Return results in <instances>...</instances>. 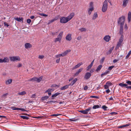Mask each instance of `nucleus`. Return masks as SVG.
<instances>
[{"instance_id": "nucleus-1", "label": "nucleus", "mask_w": 131, "mask_h": 131, "mask_svg": "<svg viewBox=\"0 0 131 131\" xmlns=\"http://www.w3.org/2000/svg\"><path fill=\"white\" fill-rule=\"evenodd\" d=\"M74 15V13H72L69 16L67 17H61L60 19V23H64L67 22L72 18Z\"/></svg>"}, {"instance_id": "nucleus-2", "label": "nucleus", "mask_w": 131, "mask_h": 131, "mask_svg": "<svg viewBox=\"0 0 131 131\" xmlns=\"http://www.w3.org/2000/svg\"><path fill=\"white\" fill-rule=\"evenodd\" d=\"M108 2L106 0H105L103 3L102 8V11L103 12H106L107 9Z\"/></svg>"}, {"instance_id": "nucleus-3", "label": "nucleus", "mask_w": 131, "mask_h": 131, "mask_svg": "<svg viewBox=\"0 0 131 131\" xmlns=\"http://www.w3.org/2000/svg\"><path fill=\"white\" fill-rule=\"evenodd\" d=\"M123 36L122 35L119 39V41L118 42L115 48L117 50L119 48L121 45L122 44L123 41Z\"/></svg>"}, {"instance_id": "nucleus-4", "label": "nucleus", "mask_w": 131, "mask_h": 131, "mask_svg": "<svg viewBox=\"0 0 131 131\" xmlns=\"http://www.w3.org/2000/svg\"><path fill=\"white\" fill-rule=\"evenodd\" d=\"M125 17L124 16H122L119 18L118 21V24H120V26H123L125 21Z\"/></svg>"}, {"instance_id": "nucleus-5", "label": "nucleus", "mask_w": 131, "mask_h": 131, "mask_svg": "<svg viewBox=\"0 0 131 131\" xmlns=\"http://www.w3.org/2000/svg\"><path fill=\"white\" fill-rule=\"evenodd\" d=\"M63 32L62 31L60 32L57 36V37L54 39V42H56L57 41H59L60 42V41L61 39L62 35L63 34Z\"/></svg>"}, {"instance_id": "nucleus-6", "label": "nucleus", "mask_w": 131, "mask_h": 131, "mask_svg": "<svg viewBox=\"0 0 131 131\" xmlns=\"http://www.w3.org/2000/svg\"><path fill=\"white\" fill-rule=\"evenodd\" d=\"M71 51V50L70 49L66 51H64L63 53L61 54H58V55H56L55 56V57L56 58H58L61 56L63 57L67 55L68 52H70Z\"/></svg>"}, {"instance_id": "nucleus-7", "label": "nucleus", "mask_w": 131, "mask_h": 131, "mask_svg": "<svg viewBox=\"0 0 131 131\" xmlns=\"http://www.w3.org/2000/svg\"><path fill=\"white\" fill-rule=\"evenodd\" d=\"M9 58L10 61H12L14 62L17 61H19L20 60V58L18 56L10 57Z\"/></svg>"}, {"instance_id": "nucleus-8", "label": "nucleus", "mask_w": 131, "mask_h": 131, "mask_svg": "<svg viewBox=\"0 0 131 131\" xmlns=\"http://www.w3.org/2000/svg\"><path fill=\"white\" fill-rule=\"evenodd\" d=\"M91 107H89L85 110L80 111L79 112L83 114H88L89 112L91 110Z\"/></svg>"}, {"instance_id": "nucleus-9", "label": "nucleus", "mask_w": 131, "mask_h": 131, "mask_svg": "<svg viewBox=\"0 0 131 131\" xmlns=\"http://www.w3.org/2000/svg\"><path fill=\"white\" fill-rule=\"evenodd\" d=\"M9 61V59L7 57H4L3 59L0 58V63L8 62Z\"/></svg>"}, {"instance_id": "nucleus-10", "label": "nucleus", "mask_w": 131, "mask_h": 131, "mask_svg": "<svg viewBox=\"0 0 131 131\" xmlns=\"http://www.w3.org/2000/svg\"><path fill=\"white\" fill-rule=\"evenodd\" d=\"M91 75V73L89 72H86L85 74L84 78L86 80H88L90 78Z\"/></svg>"}, {"instance_id": "nucleus-11", "label": "nucleus", "mask_w": 131, "mask_h": 131, "mask_svg": "<svg viewBox=\"0 0 131 131\" xmlns=\"http://www.w3.org/2000/svg\"><path fill=\"white\" fill-rule=\"evenodd\" d=\"M71 35H72L71 34H68L66 37V39L69 41H71L72 39Z\"/></svg>"}, {"instance_id": "nucleus-12", "label": "nucleus", "mask_w": 131, "mask_h": 131, "mask_svg": "<svg viewBox=\"0 0 131 131\" xmlns=\"http://www.w3.org/2000/svg\"><path fill=\"white\" fill-rule=\"evenodd\" d=\"M111 38L110 36L108 35L105 36L104 38L103 39L106 42H108Z\"/></svg>"}, {"instance_id": "nucleus-13", "label": "nucleus", "mask_w": 131, "mask_h": 131, "mask_svg": "<svg viewBox=\"0 0 131 131\" xmlns=\"http://www.w3.org/2000/svg\"><path fill=\"white\" fill-rule=\"evenodd\" d=\"M25 47L26 48L28 49L31 48L32 46L29 43H26L25 45Z\"/></svg>"}, {"instance_id": "nucleus-14", "label": "nucleus", "mask_w": 131, "mask_h": 131, "mask_svg": "<svg viewBox=\"0 0 131 131\" xmlns=\"http://www.w3.org/2000/svg\"><path fill=\"white\" fill-rule=\"evenodd\" d=\"M111 84V83L109 82H107L106 84L104 85V87L106 89H108L109 88V87L110 86V85Z\"/></svg>"}, {"instance_id": "nucleus-15", "label": "nucleus", "mask_w": 131, "mask_h": 131, "mask_svg": "<svg viewBox=\"0 0 131 131\" xmlns=\"http://www.w3.org/2000/svg\"><path fill=\"white\" fill-rule=\"evenodd\" d=\"M82 62H80L77 65L74 66L72 68V70H74L78 68L81 65H82Z\"/></svg>"}, {"instance_id": "nucleus-16", "label": "nucleus", "mask_w": 131, "mask_h": 131, "mask_svg": "<svg viewBox=\"0 0 131 131\" xmlns=\"http://www.w3.org/2000/svg\"><path fill=\"white\" fill-rule=\"evenodd\" d=\"M83 68H81L79 69L74 74V75L75 76L78 75L83 70Z\"/></svg>"}, {"instance_id": "nucleus-17", "label": "nucleus", "mask_w": 131, "mask_h": 131, "mask_svg": "<svg viewBox=\"0 0 131 131\" xmlns=\"http://www.w3.org/2000/svg\"><path fill=\"white\" fill-rule=\"evenodd\" d=\"M129 0H124L123 1V6L124 7H126L127 4Z\"/></svg>"}, {"instance_id": "nucleus-18", "label": "nucleus", "mask_w": 131, "mask_h": 131, "mask_svg": "<svg viewBox=\"0 0 131 131\" xmlns=\"http://www.w3.org/2000/svg\"><path fill=\"white\" fill-rule=\"evenodd\" d=\"M94 10V8L91 7L88 9V13L90 15L91 13Z\"/></svg>"}, {"instance_id": "nucleus-19", "label": "nucleus", "mask_w": 131, "mask_h": 131, "mask_svg": "<svg viewBox=\"0 0 131 131\" xmlns=\"http://www.w3.org/2000/svg\"><path fill=\"white\" fill-rule=\"evenodd\" d=\"M12 82V80L11 79H8L5 82V84L6 85H8L10 84Z\"/></svg>"}, {"instance_id": "nucleus-20", "label": "nucleus", "mask_w": 131, "mask_h": 131, "mask_svg": "<svg viewBox=\"0 0 131 131\" xmlns=\"http://www.w3.org/2000/svg\"><path fill=\"white\" fill-rule=\"evenodd\" d=\"M53 91L52 89H49L47 90L46 91L45 93H48V94L49 95H50L51 94V92Z\"/></svg>"}, {"instance_id": "nucleus-21", "label": "nucleus", "mask_w": 131, "mask_h": 131, "mask_svg": "<svg viewBox=\"0 0 131 131\" xmlns=\"http://www.w3.org/2000/svg\"><path fill=\"white\" fill-rule=\"evenodd\" d=\"M42 78L43 77L42 76L38 78L36 77V81L37 82H39L42 80Z\"/></svg>"}, {"instance_id": "nucleus-22", "label": "nucleus", "mask_w": 131, "mask_h": 131, "mask_svg": "<svg viewBox=\"0 0 131 131\" xmlns=\"http://www.w3.org/2000/svg\"><path fill=\"white\" fill-rule=\"evenodd\" d=\"M70 85H66L65 86H62L61 88H60V89L61 90H64L66 89H67L68 88H69V86Z\"/></svg>"}, {"instance_id": "nucleus-23", "label": "nucleus", "mask_w": 131, "mask_h": 131, "mask_svg": "<svg viewBox=\"0 0 131 131\" xmlns=\"http://www.w3.org/2000/svg\"><path fill=\"white\" fill-rule=\"evenodd\" d=\"M129 124H127L125 125H123L122 126H119L118 127V128H122L123 127H126L129 126Z\"/></svg>"}, {"instance_id": "nucleus-24", "label": "nucleus", "mask_w": 131, "mask_h": 131, "mask_svg": "<svg viewBox=\"0 0 131 131\" xmlns=\"http://www.w3.org/2000/svg\"><path fill=\"white\" fill-rule=\"evenodd\" d=\"M101 106L100 105H96L93 106L92 107V108L93 109H96L100 108Z\"/></svg>"}, {"instance_id": "nucleus-25", "label": "nucleus", "mask_w": 131, "mask_h": 131, "mask_svg": "<svg viewBox=\"0 0 131 131\" xmlns=\"http://www.w3.org/2000/svg\"><path fill=\"white\" fill-rule=\"evenodd\" d=\"M109 71L106 70L104 73H102L101 74V76L102 77L103 76L106 75L107 74L109 73Z\"/></svg>"}, {"instance_id": "nucleus-26", "label": "nucleus", "mask_w": 131, "mask_h": 131, "mask_svg": "<svg viewBox=\"0 0 131 131\" xmlns=\"http://www.w3.org/2000/svg\"><path fill=\"white\" fill-rule=\"evenodd\" d=\"M119 85L122 87H127V84H126L123 83H121L119 84Z\"/></svg>"}, {"instance_id": "nucleus-27", "label": "nucleus", "mask_w": 131, "mask_h": 131, "mask_svg": "<svg viewBox=\"0 0 131 131\" xmlns=\"http://www.w3.org/2000/svg\"><path fill=\"white\" fill-rule=\"evenodd\" d=\"M97 16H98L97 13H95L93 15L92 19L93 20L95 19L97 17Z\"/></svg>"}, {"instance_id": "nucleus-28", "label": "nucleus", "mask_w": 131, "mask_h": 131, "mask_svg": "<svg viewBox=\"0 0 131 131\" xmlns=\"http://www.w3.org/2000/svg\"><path fill=\"white\" fill-rule=\"evenodd\" d=\"M131 13L130 12H128V22H129L130 21V18H131Z\"/></svg>"}, {"instance_id": "nucleus-29", "label": "nucleus", "mask_w": 131, "mask_h": 131, "mask_svg": "<svg viewBox=\"0 0 131 131\" xmlns=\"http://www.w3.org/2000/svg\"><path fill=\"white\" fill-rule=\"evenodd\" d=\"M102 67V66L101 65H100L97 67L96 69V71L97 72L100 71Z\"/></svg>"}, {"instance_id": "nucleus-30", "label": "nucleus", "mask_w": 131, "mask_h": 131, "mask_svg": "<svg viewBox=\"0 0 131 131\" xmlns=\"http://www.w3.org/2000/svg\"><path fill=\"white\" fill-rule=\"evenodd\" d=\"M57 19L56 18H54L52 19L51 20H49L48 21V24H49L50 23L53 22L54 21L56 20Z\"/></svg>"}, {"instance_id": "nucleus-31", "label": "nucleus", "mask_w": 131, "mask_h": 131, "mask_svg": "<svg viewBox=\"0 0 131 131\" xmlns=\"http://www.w3.org/2000/svg\"><path fill=\"white\" fill-rule=\"evenodd\" d=\"M114 47H113L110 48L107 51V53L108 54H110L112 52V51L114 49Z\"/></svg>"}, {"instance_id": "nucleus-32", "label": "nucleus", "mask_w": 131, "mask_h": 131, "mask_svg": "<svg viewBox=\"0 0 131 131\" xmlns=\"http://www.w3.org/2000/svg\"><path fill=\"white\" fill-rule=\"evenodd\" d=\"M79 30L81 32H85L86 31V29L85 28H82L79 29Z\"/></svg>"}, {"instance_id": "nucleus-33", "label": "nucleus", "mask_w": 131, "mask_h": 131, "mask_svg": "<svg viewBox=\"0 0 131 131\" xmlns=\"http://www.w3.org/2000/svg\"><path fill=\"white\" fill-rule=\"evenodd\" d=\"M14 19L15 20L18 21H23V19L22 18H15Z\"/></svg>"}, {"instance_id": "nucleus-34", "label": "nucleus", "mask_w": 131, "mask_h": 131, "mask_svg": "<svg viewBox=\"0 0 131 131\" xmlns=\"http://www.w3.org/2000/svg\"><path fill=\"white\" fill-rule=\"evenodd\" d=\"M26 94V93L25 91H23L20 92L18 93V94L19 95H23Z\"/></svg>"}, {"instance_id": "nucleus-35", "label": "nucleus", "mask_w": 131, "mask_h": 131, "mask_svg": "<svg viewBox=\"0 0 131 131\" xmlns=\"http://www.w3.org/2000/svg\"><path fill=\"white\" fill-rule=\"evenodd\" d=\"M120 33L121 34H122L123 32V26H120Z\"/></svg>"}, {"instance_id": "nucleus-36", "label": "nucleus", "mask_w": 131, "mask_h": 131, "mask_svg": "<svg viewBox=\"0 0 131 131\" xmlns=\"http://www.w3.org/2000/svg\"><path fill=\"white\" fill-rule=\"evenodd\" d=\"M93 3H94L93 2H90L89 3V7H91L94 8L93 7Z\"/></svg>"}, {"instance_id": "nucleus-37", "label": "nucleus", "mask_w": 131, "mask_h": 131, "mask_svg": "<svg viewBox=\"0 0 131 131\" xmlns=\"http://www.w3.org/2000/svg\"><path fill=\"white\" fill-rule=\"evenodd\" d=\"M59 94H60V93L58 92L54 94H53L52 95V97H56Z\"/></svg>"}, {"instance_id": "nucleus-38", "label": "nucleus", "mask_w": 131, "mask_h": 131, "mask_svg": "<svg viewBox=\"0 0 131 131\" xmlns=\"http://www.w3.org/2000/svg\"><path fill=\"white\" fill-rule=\"evenodd\" d=\"M20 117L24 119H29V117L26 116H21Z\"/></svg>"}, {"instance_id": "nucleus-39", "label": "nucleus", "mask_w": 131, "mask_h": 131, "mask_svg": "<svg viewBox=\"0 0 131 131\" xmlns=\"http://www.w3.org/2000/svg\"><path fill=\"white\" fill-rule=\"evenodd\" d=\"M49 98V97L48 96H45L42 97V98H41V100H42L43 101L45 100H46L47 99H48V98Z\"/></svg>"}, {"instance_id": "nucleus-40", "label": "nucleus", "mask_w": 131, "mask_h": 131, "mask_svg": "<svg viewBox=\"0 0 131 131\" xmlns=\"http://www.w3.org/2000/svg\"><path fill=\"white\" fill-rule=\"evenodd\" d=\"M131 54V51H130L128 53V54L126 56L125 58L126 59H127L129 56Z\"/></svg>"}, {"instance_id": "nucleus-41", "label": "nucleus", "mask_w": 131, "mask_h": 131, "mask_svg": "<svg viewBox=\"0 0 131 131\" xmlns=\"http://www.w3.org/2000/svg\"><path fill=\"white\" fill-rule=\"evenodd\" d=\"M36 77L33 78L29 80L28 81H32V82L36 81Z\"/></svg>"}, {"instance_id": "nucleus-42", "label": "nucleus", "mask_w": 131, "mask_h": 131, "mask_svg": "<svg viewBox=\"0 0 131 131\" xmlns=\"http://www.w3.org/2000/svg\"><path fill=\"white\" fill-rule=\"evenodd\" d=\"M108 108V107L105 105L103 106L102 107V108H103L105 111L107 110V109Z\"/></svg>"}, {"instance_id": "nucleus-43", "label": "nucleus", "mask_w": 131, "mask_h": 131, "mask_svg": "<svg viewBox=\"0 0 131 131\" xmlns=\"http://www.w3.org/2000/svg\"><path fill=\"white\" fill-rule=\"evenodd\" d=\"M58 32H51L50 33V35L52 36H53L56 35V34Z\"/></svg>"}, {"instance_id": "nucleus-44", "label": "nucleus", "mask_w": 131, "mask_h": 131, "mask_svg": "<svg viewBox=\"0 0 131 131\" xmlns=\"http://www.w3.org/2000/svg\"><path fill=\"white\" fill-rule=\"evenodd\" d=\"M77 78L74 79L72 82V85L74 84L77 81Z\"/></svg>"}, {"instance_id": "nucleus-45", "label": "nucleus", "mask_w": 131, "mask_h": 131, "mask_svg": "<svg viewBox=\"0 0 131 131\" xmlns=\"http://www.w3.org/2000/svg\"><path fill=\"white\" fill-rule=\"evenodd\" d=\"M19 108H16L14 107H11V108L13 110H19Z\"/></svg>"}, {"instance_id": "nucleus-46", "label": "nucleus", "mask_w": 131, "mask_h": 131, "mask_svg": "<svg viewBox=\"0 0 131 131\" xmlns=\"http://www.w3.org/2000/svg\"><path fill=\"white\" fill-rule=\"evenodd\" d=\"M114 66H112L109 67L108 68V70H111L114 67Z\"/></svg>"}, {"instance_id": "nucleus-47", "label": "nucleus", "mask_w": 131, "mask_h": 131, "mask_svg": "<svg viewBox=\"0 0 131 131\" xmlns=\"http://www.w3.org/2000/svg\"><path fill=\"white\" fill-rule=\"evenodd\" d=\"M92 66L90 65H89L86 68V70L88 71L90 70L92 67Z\"/></svg>"}, {"instance_id": "nucleus-48", "label": "nucleus", "mask_w": 131, "mask_h": 131, "mask_svg": "<svg viewBox=\"0 0 131 131\" xmlns=\"http://www.w3.org/2000/svg\"><path fill=\"white\" fill-rule=\"evenodd\" d=\"M91 98H94L97 99H99V97L95 96H90Z\"/></svg>"}, {"instance_id": "nucleus-49", "label": "nucleus", "mask_w": 131, "mask_h": 131, "mask_svg": "<svg viewBox=\"0 0 131 131\" xmlns=\"http://www.w3.org/2000/svg\"><path fill=\"white\" fill-rule=\"evenodd\" d=\"M8 95V93H6V94H3L2 96V98H4L6 97Z\"/></svg>"}, {"instance_id": "nucleus-50", "label": "nucleus", "mask_w": 131, "mask_h": 131, "mask_svg": "<svg viewBox=\"0 0 131 131\" xmlns=\"http://www.w3.org/2000/svg\"><path fill=\"white\" fill-rule=\"evenodd\" d=\"M126 83L127 84V85H131V81H127L126 82Z\"/></svg>"}, {"instance_id": "nucleus-51", "label": "nucleus", "mask_w": 131, "mask_h": 131, "mask_svg": "<svg viewBox=\"0 0 131 131\" xmlns=\"http://www.w3.org/2000/svg\"><path fill=\"white\" fill-rule=\"evenodd\" d=\"M41 16H47L48 15L45 14L43 13H40L39 14Z\"/></svg>"}, {"instance_id": "nucleus-52", "label": "nucleus", "mask_w": 131, "mask_h": 131, "mask_svg": "<svg viewBox=\"0 0 131 131\" xmlns=\"http://www.w3.org/2000/svg\"><path fill=\"white\" fill-rule=\"evenodd\" d=\"M4 24L5 26L8 27L9 26V25L5 22H4Z\"/></svg>"}, {"instance_id": "nucleus-53", "label": "nucleus", "mask_w": 131, "mask_h": 131, "mask_svg": "<svg viewBox=\"0 0 131 131\" xmlns=\"http://www.w3.org/2000/svg\"><path fill=\"white\" fill-rule=\"evenodd\" d=\"M44 57V56L43 55H39L38 57V58L40 59H42Z\"/></svg>"}, {"instance_id": "nucleus-54", "label": "nucleus", "mask_w": 131, "mask_h": 131, "mask_svg": "<svg viewBox=\"0 0 131 131\" xmlns=\"http://www.w3.org/2000/svg\"><path fill=\"white\" fill-rule=\"evenodd\" d=\"M31 20L30 19H28L27 20V22L28 24H30L31 22Z\"/></svg>"}, {"instance_id": "nucleus-55", "label": "nucleus", "mask_w": 131, "mask_h": 131, "mask_svg": "<svg viewBox=\"0 0 131 131\" xmlns=\"http://www.w3.org/2000/svg\"><path fill=\"white\" fill-rule=\"evenodd\" d=\"M61 115L60 114H53L51 115V116H58Z\"/></svg>"}, {"instance_id": "nucleus-56", "label": "nucleus", "mask_w": 131, "mask_h": 131, "mask_svg": "<svg viewBox=\"0 0 131 131\" xmlns=\"http://www.w3.org/2000/svg\"><path fill=\"white\" fill-rule=\"evenodd\" d=\"M117 114V113H116L115 112H112L110 113V114H111L112 115H116Z\"/></svg>"}, {"instance_id": "nucleus-57", "label": "nucleus", "mask_w": 131, "mask_h": 131, "mask_svg": "<svg viewBox=\"0 0 131 131\" xmlns=\"http://www.w3.org/2000/svg\"><path fill=\"white\" fill-rule=\"evenodd\" d=\"M19 110H21L22 111H26V110L24 108H19Z\"/></svg>"}, {"instance_id": "nucleus-58", "label": "nucleus", "mask_w": 131, "mask_h": 131, "mask_svg": "<svg viewBox=\"0 0 131 131\" xmlns=\"http://www.w3.org/2000/svg\"><path fill=\"white\" fill-rule=\"evenodd\" d=\"M81 39H82L81 36H79L77 38V39L78 40H80Z\"/></svg>"}, {"instance_id": "nucleus-59", "label": "nucleus", "mask_w": 131, "mask_h": 131, "mask_svg": "<svg viewBox=\"0 0 131 131\" xmlns=\"http://www.w3.org/2000/svg\"><path fill=\"white\" fill-rule=\"evenodd\" d=\"M60 58L57 59L56 60V62L57 63H58L60 61Z\"/></svg>"}, {"instance_id": "nucleus-60", "label": "nucleus", "mask_w": 131, "mask_h": 131, "mask_svg": "<svg viewBox=\"0 0 131 131\" xmlns=\"http://www.w3.org/2000/svg\"><path fill=\"white\" fill-rule=\"evenodd\" d=\"M124 29L126 30H127L128 29V27L126 24L125 25Z\"/></svg>"}, {"instance_id": "nucleus-61", "label": "nucleus", "mask_w": 131, "mask_h": 131, "mask_svg": "<svg viewBox=\"0 0 131 131\" xmlns=\"http://www.w3.org/2000/svg\"><path fill=\"white\" fill-rule=\"evenodd\" d=\"M22 66V65L21 63H18V65L17 66L18 67H21Z\"/></svg>"}, {"instance_id": "nucleus-62", "label": "nucleus", "mask_w": 131, "mask_h": 131, "mask_svg": "<svg viewBox=\"0 0 131 131\" xmlns=\"http://www.w3.org/2000/svg\"><path fill=\"white\" fill-rule=\"evenodd\" d=\"M88 86H85L84 87V90H86L88 89Z\"/></svg>"}, {"instance_id": "nucleus-63", "label": "nucleus", "mask_w": 131, "mask_h": 131, "mask_svg": "<svg viewBox=\"0 0 131 131\" xmlns=\"http://www.w3.org/2000/svg\"><path fill=\"white\" fill-rule=\"evenodd\" d=\"M94 69H92L90 70V73H92L94 72Z\"/></svg>"}, {"instance_id": "nucleus-64", "label": "nucleus", "mask_w": 131, "mask_h": 131, "mask_svg": "<svg viewBox=\"0 0 131 131\" xmlns=\"http://www.w3.org/2000/svg\"><path fill=\"white\" fill-rule=\"evenodd\" d=\"M106 92L107 93H108L110 92V91L109 89H108L106 90Z\"/></svg>"}]
</instances>
